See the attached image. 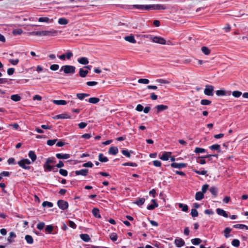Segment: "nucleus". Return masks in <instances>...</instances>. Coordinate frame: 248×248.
<instances>
[{
	"mask_svg": "<svg viewBox=\"0 0 248 248\" xmlns=\"http://www.w3.org/2000/svg\"><path fill=\"white\" fill-rule=\"evenodd\" d=\"M59 173L63 176H66L68 175L67 171L62 169H61L59 170Z\"/></svg>",
	"mask_w": 248,
	"mask_h": 248,
	"instance_id": "nucleus-55",
	"label": "nucleus"
},
{
	"mask_svg": "<svg viewBox=\"0 0 248 248\" xmlns=\"http://www.w3.org/2000/svg\"><path fill=\"white\" fill-rule=\"evenodd\" d=\"M21 98L18 94H13L11 96V99L15 102H18L21 100Z\"/></svg>",
	"mask_w": 248,
	"mask_h": 248,
	"instance_id": "nucleus-32",
	"label": "nucleus"
},
{
	"mask_svg": "<svg viewBox=\"0 0 248 248\" xmlns=\"http://www.w3.org/2000/svg\"><path fill=\"white\" fill-rule=\"evenodd\" d=\"M209 187V185L207 184L204 185L202 188V192L204 194L205 193L206 191L207 190L208 188Z\"/></svg>",
	"mask_w": 248,
	"mask_h": 248,
	"instance_id": "nucleus-61",
	"label": "nucleus"
},
{
	"mask_svg": "<svg viewBox=\"0 0 248 248\" xmlns=\"http://www.w3.org/2000/svg\"><path fill=\"white\" fill-rule=\"evenodd\" d=\"M23 32V31L20 29H16V30H14L13 31V33L14 34V35H19V34H21Z\"/></svg>",
	"mask_w": 248,
	"mask_h": 248,
	"instance_id": "nucleus-59",
	"label": "nucleus"
},
{
	"mask_svg": "<svg viewBox=\"0 0 248 248\" xmlns=\"http://www.w3.org/2000/svg\"><path fill=\"white\" fill-rule=\"evenodd\" d=\"M131 9H136L140 11H150L155 10L165 9V6L164 5L156 4L150 5H133Z\"/></svg>",
	"mask_w": 248,
	"mask_h": 248,
	"instance_id": "nucleus-1",
	"label": "nucleus"
},
{
	"mask_svg": "<svg viewBox=\"0 0 248 248\" xmlns=\"http://www.w3.org/2000/svg\"><path fill=\"white\" fill-rule=\"evenodd\" d=\"M194 152L196 153L200 154V153H205L206 152V150L203 148L197 147L195 148Z\"/></svg>",
	"mask_w": 248,
	"mask_h": 248,
	"instance_id": "nucleus-49",
	"label": "nucleus"
},
{
	"mask_svg": "<svg viewBox=\"0 0 248 248\" xmlns=\"http://www.w3.org/2000/svg\"><path fill=\"white\" fill-rule=\"evenodd\" d=\"M59 68V65L57 64H54L50 66V69L52 71H56Z\"/></svg>",
	"mask_w": 248,
	"mask_h": 248,
	"instance_id": "nucleus-57",
	"label": "nucleus"
},
{
	"mask_svg": "<svg viewBox=\"0 0 248 248\" xmlns=\"http://www.w3.org/2000/svg\"><path fill=\"white\" fill-rule=\"evenodd\" d=\"M124 39L126 41H128L131 43L134 44V43H136V41L135 39L134 36H133V35H129V36H125L124 37Z\"/></svg>",
	"mask_w": 248,
	"mask_h": 248,
	"instance_id": "nucleus-21",
	"label": "nucleus"
},
{
	"mask_svg": "<svg viewBox=\"0 0 248 248\" xmlns=\"http://www.w3.org/2000/svg\"><path fill=\"white\" fill-rule=\"evenodd\" d=\"M58 23L60 25H66L68 23V20L65 18H60L58 20Z\"/></svg>",
	"mask_w": 248,
	"mask_h": 248,
	"instance_id": "nucleus-39",
	"label": "nucleus"
},
{
	"mask_svg": "<svg viewBox=\"0 0 248 248\" xmlns=\"http://www.w3.org/2000/svg\"><path fill=\"white\" fill-rule=\"evenodd\" d=\"M232 245L235 247H238L240 246V241L238 239H233L232 242Z\"/></svg>",
	"mask_w": 248,
	"mask_h": 248,
	"instance_id": "nucleus-47",
	"label": "nucleus"
},
{
	"mask_svg": "<svg viewBox=\"0 0 248 248\" xmlns=\"http://www.w3.org/2000/svg\"><path fill=\"white\" fill-rule=\"evenodd\" d=\"M174 244L176 246V247L178 248H181L184 246L185 243L184 240L180 238H178L175 239Z\"/></svg>",
	"mask_w": 248,
	"mask_h": 248,
	"instance_id": "nucleus-8",
	"label": "nucleus"
},
{
	"mask_svg": "<svg viewBox=\"0 0 248 248\" xmlns=\"http://www.w3.org/2000/svg\"><path fill=\"white\" fill-rule=\"evenodd\" d=\"M18 165L25 170H29L31 168L29 166H26V165H30L31 164V162L28 159H23L17 162Z\"/></svg>",
	"mask_w": 248,
	"mask_h": 248,
	"instance_id": "nucleus-3",
	"label": "nucleus"
},
{
	"mask_svg": "<svg viewBox=\"0 0 248 248\" xmlns=\"http://www.w3.org/2000/svg\"><path fill=\"white\" fill-rule=\"evenodd\" d=\"M152 202L154 203V204H151L147 206V209L149 210H153L155 208V207H157L158 206V204L155 202V200L153 199L152 200Z\"/></svg>",
	"mask_w": 248,
	"mask_h": 248,
	"instance_id": "nucleus-18",
	"label": "nucleus"
},
{
	"mask_svg": "<svg viewBox=\"0 0 248 248\" xmlns=\"http://www.w3.org/2000/svg\"><path fill=\"white\" fill-rule=\"evenodd\" d=\"M118 153V149L116 147L111 146L109 148L108 153L110 155H116Z\"/></svg>",
	"mask_w": 248,
	"mask_h": 248,
	"instance_id": "nucleus-14",
	"label": "nucleus"
},
{
	"mask_svg": "<svg viewBox=\"0 0 248 248\" xmlns=\"http://www.w3.org/2000/svg\"><path fill=\"white\" fill-rule=\"evenodd\" d=\"M132 152H133L132 151L129 152L127 150H123L122 151V153L123 154V155L129 158L131 156L130 153Z\"/></svg>",
	"mask_w": 248,
	"mask_h": 248,
	"instance_id": "nucleus-43",
	"label": "nucleus"
},
{
	"mask_svg": "<svg viewBox=\"0 0 248 248\" xmlns=\"http://www.w3.org/2000/svg\"><path fill=\"white\" fill-rule=\"evenodd\" d=\"M53 204L52 202H47V201L44 202L42 203V206L44 207H52L53 206Z\"/></svg>",
	"mask_w": 248,
	"mask_h": 248,
	"instance_id": "nucleus-45",
	"label": "nucleus"
},
{
	"mask_svg": "<svg viewBox=\"0 0 248 248\" xmlns=\"http://www.w3.org/2000/svg\"><path fill=\"white\" fill-rule=\"evenodd\" d=\"M57 140V139L49 140L47 141V144L49 146H52L56 143Z\"/></svg>",
	"mask_w": 248,
	"mask_h": 248,
	"instance_id": "nucleus-56",
	"label": "nucleus"
},
{
	"mask_svg": "<svg viewBox=\"0 0 248 248\" xmlns=\"http://www.w3.org/2000/svg\"><path fill=\"white\" fill-rule=\"evenodd\" d=\"M76 175L86 176L88 173V169H82L79 170H76L75 172Z\"/></svg>",
	"mask_w": 248,
	"mask_h": 248,
	"instance_id": "nucleus-10",
	"label": "nucleus"
},
{
	"mask_svg": "<svg viewBox=\"0 0 248 248\" xmlns=\"http://www.w3.org/2000/svg\"><path fill=\"white\" fill-rule=\"evenodd\" d=\"M191 215L192 217H196L198 216V211L196 209H192L191 210Z\"/></svg>",
	"mask_w": 248,
	"mask_h": 248,
	"instance_id": "nucleus-58",
	"label": "nucleus"
},
{
	"mask_svg": "<svg viewBox=\"0 0 248 248\" xmlns=\"http://www.w3.org/2000/svg\"><path fill=\"white\" fill-rule=\"evenodd\" d=\"M145 202V199L143 198H139L136 200L134 203L139 206H141L144 204Z\"/></svg>",
	"mask_w": 248,
	"mask_h": 248,
	"instance_id": "nucleus-33",
	"label": "nucleus"
},
{
	"mask_svg": "<svg viewBox=\"0 0 248 248\" xmlns=\"http://www.w3.org/2000/svg\"><path fill=\"white\" fill-rule=\"evenodd\" d=\"M171 152H165L164 153L160 158L162 160H168L171 155Z\"/></svg>",
	"mask_w": 248,
	"mask_h": 248,
	"instance_id": "nucleus-17",
	"label": "nucleus"
},
{
	"mask_svg": "<svg viewBox=\"0 0 248 248\" xmlns=\"http://www.w3.org/2000/svg\"><path fill=\"white\" fill-rule=\"evenodd\" d=\"M122 165L123 166H129L134 167H137L138 166V165L136 163H133V162H126V163H123L122 164Z\"/></svg>",
	"mask_w": 248,
	"mask_h": 248,
	"instance_id": "nucleus-50",
	"label": "nucleus"
},
{
	"mask_svg": "<svg viewBox=\"0 0 248 248\" xmlns=\"http://www.w3.org/2000/svg\"><path fill=\"white\" fill-rule=\"evenodd\" d=\"M29 157L31 159L32 162H34L36 159V155L34 152L30 151L28 154Z\"/></svg>",
	"mask_w": 248,
	"mask_h": 248,
	"instance_id": "nucleus-23",
	"label": "nucleus"
},
{
	"mask_svg": "<svg viewBox=\"0 0 248 248\" xmlns=\"http://www.w3.org/2000/svg\"><path fill=\"white\" fill-rule=\"evenodd\" d=\"M216 212L219 216H223L225 217H228V215L227 213L224 210H223L222 209L217 208L216 209Z\"/></svg>",
	"mask_w": 248,
	"mask_h": 248,
	"instance_id": "nucleus-12",
	"label": "nucleus"
},
{
	"mask_svg": "<svg viewBox=\"0 0 248 248\" xmlns=\"http://www.w3.org/2000/svg\"><path fill=\"white\" fill-rule=\"evenodd\" d=\"M232 231V229L229 227L226 228L224 230V236L226 238H228L230 236L229 234Z\"/></svg>",
	"mask_w": 248,
	"mask_h": 248,
	"instance_id": "nucleus-35",
	"label": "nucleus"
},
{
	"mask_svg": "<svg viewBox=\"0 0 248 248\" xmlns=\"http://www.w3.org/2000/svg\"><path fill=\"white\" fill-rule=\"evenodd\" d=\"M58 207L62 210H64L68 207V203L67 202L60 200L57 202Z\"/></svg>",
	"mask_w": 248,
	"mask_h": 248,
	"instance_id": "nucleus-7",
	"label": "nucleus"
},
{
	"mask_svg": "<svg viewBox=\"0 0 248 248\" xmlns=\"http://www.w3.org/2000/svg\"><path fill=\"white\" fill-rule=\"evenodd\" d=\"M201 242V239L198 238H194L191 240V243L194 245H199Z\"/></svg>",
	"mask_w": 248,
	"mask_h": 248,
	"instance_id": "nucleus-38",
	"label": "nucleus"
},
{
	"mask_svg": "<svg viewBox=\"0 0 248 248\" xmlns=\"http://www.w3.org/2000/svg\"><path fill=\"white\" fill-rule=\"evenodd\" d=\"M202 51L206 55L210 53V50L206 46H202L201 48Z\"/></svg>",
	"mask_w": 248,
	"mask_h": 248,
	"instance_id": "nucleus-37",
	"label": "nucleus"
},
{
	"mask_svg": "<svg viewBox=\"0 0 248 248\" xmlns=\"http://www.w3.org/2000/svg\"><path fill=\"white\" fill-rule=\"evenodd\" d=\"M61 119H70L71 116L67 113L60 114Z\"/></svg>",
	"mask_w": 248,
	"mask_h": 248,
	"instance_id": "nucleus-62",
	"label": "nucleus"
},
{
	"mask_svg": "<svg viewBox=\"0 0 248 248\" xmlns=\"http://www.w3.org/2000/svg\"><path fill=\"white\" fill-rule=\"evenodd\" d=\"M44 170L46 172L51 171L53 169H55L54 166H51L50 164L45 163L43 166Z\"/></svg>",
	"mask_w": 248,
	"mask_h": 248,
	"instance_id": "nucleus-16",
	"label": "nucleus"
},
{
	"mask_svg": "<svg viewBox=\"0 0 248 248\" xmlns=\"http://www.w3.org/2000/svg\"><path fill=\"white\" fill-rule=\"evenodd\" d=\"M68 225L72 228L75 229L77 227V225L73 221H71V220H69L68 221Z\"/></svg>",
	"mask_w": 248,
	"mask_h": 248,
	"instance_id": "nucleus-64",
	"label": "nucleus"
},
{
	"mask_svg": "<svg viewBox=\"0 0 248 248\" xmlns=\"http://www.w3.org/2000/svg\"><path fill=\"white\" fill-rule=\"evenodd\" d=\"M52 102L57 105H65L67 102L63 100H53Z\"/></svg>",
	"mask_w": 248,
	"mask_h": 248,
	"instance_id": "nucleus-19",
	"label": "nucleus"
},
{
	"mask_svg": "<svg viewBox=\"0 0 248 248\" xmlns=\"http://www.w3.org/2000/svg\"><path fill=\"white\" fill-rule=\"evenodd\" d=\"M214 91V87L212 85H206L204 90V93L205 95L208 96H213Z\"/></svg>",
	"mask_w": 248,
	"mask_h": 248,
	"instance_id": "nucleus-6",
	"label": "nucleus"
},
{
	"mask_svg": "<svg viewBox=\"0 0 248 248\" xmlns=\"http://www.w3.org/2000/svg\"><path fill=\"white\" fill-rule=\"evenodd\" d=\"M16 237V234L15 232H11L9 233V236L7 238V241L9 244L14 242V239Z\"/></svg>",
	"mask_w": 248,
	"mask_h": 248,
	"instance_id": "nucleus-13",
	"label": "nucleus"
},
{
	"mask_svg": "<svg viewBox=\"0 0 248 248\" xmlns=\"http://www.w3.org/2000/svg\"><path fill=\"white\" fill-rule=\"evenodd\" d=\"M76 67L72 65H65L62 66L60 71H63L65 74H73L75 73Z\"/></svg>",
	"mask_w": 248,
	"mask_h": 248,
	"instance_id": "nucleus-2",
	"label": "nucleus"
},
{
	"mask_svg": "<svg viewBox=\"0 0 248 248\" xmlns=\"http://www.w3.org/2000/svg\"><path fill=\"white\" fill-rule=\"evenodd\" d=\"M78 62L81 64L86 65L89 63L88 59L86 57H80L78 59Z\"/></svg>",
	"mask_w": 248,
	"mask_h": 248,
	"instance_id": "nucleus-15",
	"label": "nucleus"
},
{
	"mask_svg": "<svg viewBox=\"0 0 248 248\" xmlns=\"http://www.w3.org/2000/svg\"><path fill=\"white\" fill-rule=\"evenodd\" d=\"M9 62L10 63H11L12 64L14 65H16V64H17V63H18L19 62V60L18 59H15V60H14V59H9Z\"/></svg>",
	"mask_w": 248,
	"mask_h": 248,
	"instance_id": "nucleus-60",
	"label": "nucleus"
},
{
	"mask_svg": "<svg viewBox=\"0 0 248 248\" xmlns=\"http://www.w3.org/2000/svg\"><path fill=\"white\" fill-rule=\"evenodd\" d=\"M38 21L41 22H48L49 21V19L46 16L41 17L38 19Z\"/></svg>",
	"mask_w": 248,
	"mask_h": 248,
	"instance_id": "nucleus-54",
	"label": "nucleus"
},
{
	"mask_svg": "<svg viewBox=\"0 0 248 248\" xmlns=\"http://www.w3.org/2000/svg\"><path fill=\"white\" fill-rule=\"evenodd\" d=\"M80 238L85 242H88L90 240L89 235L87 234H80Z\"/></svg>",
	"mask_w": 248,
	"mask_h": 248,
	"instance_id": "nucleus-36",
	"label": "nucleus"
},
{
	"mask_svg": "<svg viewBox=\"0 0 248 248\" xmlns=\"http://www.w3.org/2000/svg\"><path fill=\"white\" fill-rule=\"evenodd\" d=\"M187 166V164L186 163H178L173 162L171 164V166L172 168H178V169H181L183 168H185Z\"/></svg>",
	"mask_w": 248,
	"mask_h": 248,
	"instance_id": "nucleus-9",
	"label": "nucleus"
},
{
	"mask_svg": "<svg viewBox=\"0 0 248 248\" xmlns=\"http://www.w3.org/2000/svg\"><path fill=\"white\" fill-rule=\"evenodd\" d=\"M178 206L179 207L181 208L183 211L187 212L188 211V208L186 204L180 203L178 204Z\"/></svg>",
	"mask_w": 248,
	"mask_h": 248,
	"instance_id": "nucleus-34",
	"label": "nucleus"
},
{
	"mask_svg": "<svg viewBox=\"0 0 248 248\" xmlns=\"http://www.w3.org/2000/svg\"><path fill=\"white\" fill-rule=\"evenodd\" d=\"M211 101L210 100H207V99H202L201 101V104L202 105H204V106L209 105L210 104H211Z\"/></svg>",
	"mask_w": 248,
	"mask_h": 248,
	"instance_id": "nucleus-48",
	"label": "nucleus"
},
{
	"mask_svg": "<svg viewBox=\"0 0 248 248\" xmlns=\"http://www.w3.org/2000/svg\"><path fill=\"white\" fill-rule=\"evenodd\" d=\"M61 31L51 29L49 31H42L43 36H54L57 35Z\"/></svg>",
	"mask_w": 248,
	"mask_h": 248,
	"instance_id": "nucleus-4",
	"label": "nucleus"
},
{
	"mask_svg": "<svg viewBox=\"0 0 248 248\" xmlns=\"http://www.w3.org/2000/svg\"><path fill=\"white\" fill-rule=\"evenodd\" d=\"M209 148L212 150H216L218 153L221 152L220 145L218 144H213L209 146Z\"/></svg>",
	"mask_w": 248,
	"mask_h": 248,
	"instance_id": "nucleus-20",
	"label": "nucleus"
},
{
	"mask_svg": "<svg viewBox=\"0 0 248 248\" xmlns=\"http://www.w3.org/2000/svg\"><path fill=\"white\" fill-rule=\"evenodd\" d=\"M98 159L101 162H107L108 160V158L104 156L103 154L101 153L99 154Z\"/></svg>",
	"mask_w": 248,
	"mask_h": 248,
	"instance_id": "nucleus-24",
	"label": "nucleus"
},
{
	"mask_svg": "<svg viewBox=\"0 0 248 248\" xmlns=\"http://www.w3.org/2000/svg\"><path fill=\"white\" fill-rule=\"evenodd\" d=\"M56 156L58 159H66L70 157L69 154L58 153L56 155Z\"/></svg>",
	"mask_w": 248,
	"mask_h": 248,
	"instance_id": "nucleus-11",
	"label": "nucleus"
},
{
	"mask_svg": "<svg viewBox=\"0 0 248 248\" xmlns=\"http://www.w3.org/2000/svg\"><path fill=\"white\" fill-rule=\"evenodd\" d=\"M25 239L27 243L29 244H32L33 243V239L31 235H26L25 237Z\"/></svg>",
	"mask_w": 248,
	"mask_h": 248,
	"instance_id": "nucleus-30",
	"label": "nucleus"
},
{
	"mask_svg": "<svg viewBox=\"0 0 248 248\" xmlns=\"http://www.w3.org/2000/svg\"><path fill=\"white\" fill-rule=\"evenodd\" d=\"M93 215L97 218H101V216L99 214V210L98 209L94 208L92 210Z\"/></svg>",
	"mask_w": 248,
	"mask_h": 248,
	"instance_id": "nucleus-26",
	"label": "nucleus"
},
{
	"mask_svg": "<svg viewBox=\"0 0 248 248\" xmlns=\"http://www.w3.org/2000/svg\"><path fill=\"white\" fill-rule=\"evenodd\" d=\"M53 230V226L51 225H47L45 228V231L47 233H51Z\"/></svg>",
	"mask_w": 248,
	"mask_h": 248,
	"instance_id": "nucleus-41",
	"label": "nucleus"
},
{
	"mask_svg": "<svg viewBox=\"0 0 248 248\" xmlns=\"http://www.w3.org/2000/svg\"><path fill=\"white\" fill-rule=\"evenodd\" d=\"M152 41L161 45H165L166 43V41L164 38L157 36H153Z\"/></svg>",
	"mask_w": 248,
	"mask_h": 248,
	"instance_id": "nucleus-5",
	"label": "nucleus"
},
{
	"mask_svg": "<svg viewBox=\"0 0 248 248\" xmlns=\"http://www.w3.org/2000/svg\"><path fill=\"white\" fill-rule=\"evenodd\" d=\"M89 95V94L85 93H78L77 94V97L80 100H83L85 97H88Z\"/></svg>",
	"mask_w": 248,
	"mask_h": 248,
	"instance_id": "nucleus-29",
	"label": "nucleus"
},
{
	"mask_svg": "<svg viewBox=\"0 0 248 248\" xmlns=\"http://www.w3.org/2000/svg\"><path fill=\"white\" fill-rule=\"evenodd\" d=\"M110 239L113 242L116 241L117 239V235L116 233H111L109 235Z\"/></svg>",
	"mask_w": 248,
	"mask_h": 248,
	"instance_id": "nucleus-44",
	"label": "nucleus"
},
{
	"mask_svg": "<svg viewBox=\"0 0 248 248\" xmlns=\"http://www.w3.org/2000/svg\"><path fill=\"white\" fill-rule=\"evenodd\" d=\"M203 198V194L201 191L197 192L195 194V199L197 201H200Z\"/></svg>",
	"mask_w": 248,
	"mask_h": 248,
	"instance_id": "nucleus-25",
	"label": "nucleus"
},
{
	"mask_svg": "<svg viewBox=\"0 0 248 248\" xmlns=\"http://www.w3.org/2000/svg\"><path fill=\"white\" fill-rule=\"evenodd\" d=\"M210 192L214 196H216L217 194V188L215 186L211 187L209 189Z\"/></svg>",
	"mask_w": 248,
	"mask_h": 248,
	"instance_id": "nucleus-40",
	"label": "nucleus"
},
{
	"mask_svg": "<svg viewBox=\"0 0 248 248\" xmlns=\"http://www.w3.org/2000/svg\"><path fill=\"white\" fill-rule=\"evenodd\" d=\"M99 98L97 97H91L88 100L89 102L93 104H97L99 102Z\"/></svg>",
	"mask_w": 248,
	"mask_h": 248,
	"instance_id": "nucleus-31",
	"label": "nucleus"
},
{
	"mask_svg": "<svg viewBox=\"0 0 248 248\" xmlns=\"http://www.w3.org/2000/svg\"><path fill=\"white\" fill-rule=\"evenodd\" d=\"M29 34L31 35H36V36H43L42 31H32L29 32Z\"/></svg>",
	"mask_w": 248,
	"mask_h": 248,
	"instance_id": "nucleus-46",
	"label": "nucleus"
},
{
	"mask_svg": "<svg viewBox=\"0 0 248 248\" xmlns=\"http://www.w3.org/2000/svg\"><path fill=\"white\" fill-rule=\"evenodd\" d=\"M232 95L235 97H239L242 95V93L238 91H235L232 93Z\"/></svg>",
	"mask_w": 248,
	"mask_h": 248,
	"instance_id": "nucleus-52",
	"label": "nucleus"
},
{
	"mask_svg": "<svg viewBox=\"0 0 248 248\" xmlns=\"http://www.w3.org/2000/svg\"><path fill=\"white\" fill-rule=\"evenodd\" d=\"M155 108L157 109V112H159L161 111H163V110L167 109L168 108V107L167 106H166V105H157L155 107Z\"/></svg>",
	"mask_w": 248,
	"mask_h": 248,
	"instance_id": "nucleus-22",
	"label": "nucleus"
},
{
	"mask_svg": "<svg viewBox=\"0 0 248 248\" xmlns=\"http://www.w3.org/2000/svg\"><path fill=\"white\" fill-rule=\"evenodd\" d=\"M138 82L139 83L147 84L149 83V80L148 79L146 78H140L138 80Z\"/></svg>",
	"mask_w": 248,
	"mask_h": 248,
	"instance_id": "nucleus-51",
	"label": "nucleus"
},
{
	"mask_svg": "<svg viewBox=\"0 0 248 248\" xmlns=\"http://www.w3.org/2000/svg\"><path fill=\"white\" fill-rule=\"evenodd\" d=\"M55 163V158L54 157H49L46 159L45 163L50 164Z\"/></svg>",
	"mask_w": 248,
	"mask_h": 248,
	"instance_id": "nucleus-53",
	"label": "nucleus"
},
{
	"mask_svg": "<svg viewBox=\"0 0 248 248\" xmlns=\"http://www.w3.org/2000/svg\"><path fill=\"white\" fill-rule=\"evenodd\" d=\"M216 94L217 95L220 96L226 95L227 93L226 92L225 90H220L216 91Z\"/></svg>",
	"mask_w": 248,
	"mask_h": 248,
	"instance_id": "nucleus-42",
	"label": "nucleus"
},
{
	"mask_svg": "<svg viewBox=\"0 0 248 248\" xmlns=\"http://www.w3.org/2000/svg\"><path fill=\"white\" fill-rule=\"evenodd\" d=\"M88 73V70H84L82 68L79 69V75L80 77H81L82 78H85L86 77Z\"/></svg>",
	"mask_w": 248,
	"mask_h": 248,
	"instance_id": "nucleus-28",
	"label": "nucleus"
},
{
	"mask_svg": "<svg viewBox=\"0 0 248 248\" xmlns=\"http://www.w3.org/2000/svg\"><path fill=\"white\" fill-rule=\"evenodd\" d=\"M45 226V223L40 222L37 225V228L39 230H41L44 228Z\"/></svg>",
	"mask_w": 248,
	"mask_h": 248,
	"instance_id": "nucleus-63",
	"label": "nucleus"
},
{
	"mask_svg": "<svg viewBox=\"0 0 248 248\" xmlns=\"http://www.w3.org/2000/svg\"><path fill=\"white\" fill-rule=\"evenodd\" d=\"M233 227L236 229L248 230V226L244 224H235Z\"/></svg>",
	"mask_w": 248,
	"mask_h": 248,
	"instance_id": "nucleus-27",
	"label": "nucleus"
}]
</instances>
